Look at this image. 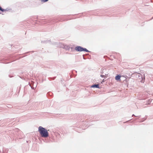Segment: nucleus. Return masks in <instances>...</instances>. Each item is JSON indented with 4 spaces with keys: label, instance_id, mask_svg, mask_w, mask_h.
<instances>
[{
    "label": "nucleus",
    "instance_id": "6e6552de",
    "mask_svg": "<svg viewBox=\"0 0 153 153\" xmlns=\"http://www.w3.org/2000/svg\"><path fill=\"white\" fill-rule=\"evenodd\" d=\"M11 10V9H10L9 8H7L6 9H4L2 8L1 11L2 12H4L6 11H9L10 10Z\"/></svg>",
    "mask_w": 153,
    "mask_h": 153
},
{
    "label": "nucleus",
    "instance_id": "4468645a",
    "mask_svg": "<svg viewBox=\"0 0 153 153\" xmlns=\"http://www.w3.org/2000/svg\"><path fill=\"white\" fill-rule=\"evenodd\" d=\"M53 78V80L54 79H55V77H54ZM52 78H53L50 77L49 78V80H53Z\"/></svg>",
    "mask_w": 153,
    "mask_h": 153
},
{
    "label": "nucleus",
    "instance_id": "1a4fd4ad",
    "mask_svg": "<svg viewBox=\"0 0 153 153\" xmlns=\"http://www.w3.org/2000/svg\"><path fill=\"white\" fill-rule=\"evenodd\" d=\"M50 42V40H44L42 41L41 43H47L49 42Z\"/></svg>",
    "mask_w": 153,
    "mask_h": 153
},
{
    "label": "nucleus",
    "instance_id": "f3484780",
    "mask_svg": "<svg viewBox=\"0 0 153 153\" xmlns=\"http://www.w3.org/2000/svg\"><path fill=\"white\" fill-rule=\"evenodd\" d=\"M138 118H137H137H135L134 120V121H135L136 120H137V119H138L139 118L138 117Z\"/></svg>",
    "mask_w": 153,
    "mask_h": 153
},
{
    "label": "nucleus",
    "instance_id": "9d476101",
    "mask_svg": "<svg viewBox=\"0 0 153 153\" xmlns=\"http://www.w3.org/2000/svg\"><path fill=\"white\" fill-rule=\"evenodd\" d=\"M145 117H144L141 119V120L140 121V122H143L147 119V116L146 115Z\"/></svg>",
    "mask_w": 153,
    "mask_h": 153
},
{
    "label": "nucleus",
    "instance_id": "20e7f679",
    "mask_svg": "<svg viewBox=\"0 0 153 153\" xmlns=\"http://www.w3.org/2000/svg\"><path fill=\"white\" fill-rule=\"evenodd\" d=\"M60 47L68 51H69L70 48V47L69 46L64 44L62 45Z\"/></svg>",
    "mask_w": 153,
    "mask_h": 153
},
{
    "label": "nucleus",
    "instance_id": "cd10ccee",
    "mask_svg": "<svg viewBox=\"0 0 153 153\" xmlns=\"http://www.w3.org/2000/svg\"><path fill=\"white\" fill-rule=\"evenodd\" d=\"M75 71L76 72V73L77 72V71Z\"/></svg>",
    "mask_w": 153,
    "mask_h": 153
},
{
    "label": "nucleus",
    "instance_id": "b1692460",
    "mask_svg": "<svg viewBox=\"0 0 153 153\" xmlns=\"http://www.w3.org/2000/svg\"><path fill=\"white\" fill-rule=\"evenodd\" d=\"M101 74H102V73H103V71H102V72H101Z\"/></svg>",
    "mask_w": 153,
    "mask_h": 153
},
{
    "label": "nucleus",
    "instance_id": "0eeeda50",
    "mask_svg": "<svg viewBox=\"0 0 153 153\" xmlns=\"http://www.w3.org/2000/svg\"><path fill=\"white\" fill-rule=\"evenodd\" d=\"M121 75L120 74H117L116 76L115 79L117 81H120L121 80Z\"/></svg>",
    "mask_w": 153,
    "mask_h": 153
},
{
    "label": "nucleus",
    "instance_id": "c85d7f7f",
    "mask_svg": "<svg viewBox=\"0 0 153 153\" xmlns=\"http://www.w3.org/2000/svg\"><path fill=\"white\" fill-rule=\"evenodd\" d=\"M151 102V101H150V103H149Z\"/></svg>",
    "mask_w": 153,
    "mask_h": 153
},
{
    "label": "nucleus",
    "instance_id": "f257e3e1",
    "mask_svg": "<svg viewBox=\"0 0 153 153\" xmlns=\"http://www.w3.org/2000/svg\"><path fill=\"white\" fill-rule=\"evenodd\" d=\"M48 131L45 128H43L41 126H39L38 128V131L40 134L41 137L47 138L49 137V133Z\"/></svg>",
    "mask_w": 153,
    "mask_h": 153
},
{
    "label": "nucleus",
    "instance_id": "5701e85b",
    "mask_svg": "<svg viewBox=\"0 0 153 153\" xmlns=\"http://www.w3.org/2000/svg\"><path fill=\"white\" fill-rule=\"evenodd\" d=\"M49 94H52V93H51V92H49Z\"/></svg>",
    "mask_w": 153,
    "mask_h": 153
},
{
    "label": "nucleus",
    "instance_id": "aec40b11",
    "mask_svg": "<svg viewBox=\"0 0 153 153\" xmlns=\"http://www.w3.org/2000/svg\"><path fill=\"white\" fill-rule=\"evenodd\" d=\"M2 8L1 7V6H0V11H1V10H2Z\"/></svg>",
    "mask_w": 153,
    "mask_h": 153
},
{
    "label": "nucleus",
    "instance_id": "a878e982",
    "mask_svg": "<svg viewBox=\"0 0 153 153\" xmlns=\"http://www.w3.org/2000/svg\"><path fill=\"white\" fill-rule=\"evenodd\" d=\"M127 84H128V85H127V87L128 88V83Z\"/></svg>",
    "mask_w": 153,
    "mask_h": 153
},
{
    "label": "nucleus",
    "instance_id": "ddd939ff",
    "mask_svg": "<svg viewBox=\"0 0 153 153\" xmlns=\"http://www.w3.org/2000/svg\"><path fill=\"white\" fill-rule=\"evenodd\" d=\"M133 116H134L135 117H139V118L140 117V116H140V115L138 116H135V115H134V114H133L132 115V117H133Z\"/></svg>",
    "mask_w": 153,
    "mask_h": 153
},
{
    "label": "nucleus",
    "instance_id": "4be33fe9",
    "mask_svg": "<svg viewBox=\"0 0 153 153\" xmlns=\"http://www.w3.org/2000/svg\"><path fill=\"white\" fill-rule=\"evenodd\" d=\"M9 76L10 77H12V76H10V75H9Z\"/></svg>",
    "mask_w": 153,
    "mask_h": 153
},
{
    "label": "nucleus",
    "instance_id": "6ab92c4d",
    "mask_svg": "<svg viewBox=\"0 0 153 153\" xmlns=\"http://www.w3.org/2000/svg\"><path fill=\"white\" fill-rule=\"evenodd\" d=\"M83 59H86L84 57V55H83Z\"/></svg>",
    "mask_w": 153,
    "mask_h": 153
},
{
    "label": "nucleus",
    "instance_id": "39448f33",
    "mask_svg": "<svg viewBox=\"0 0 153 153\" xmlns=\"http://www.w3.org/2000/svg\"><path fill=\"white\" fill-rule=\"evenodd\" d=\"M138 77L140 79H141L140 82L142 83H143L144 82L145 79L144 75L143 76L142 74H140L139 75H138Z\"/></svg>",
    "mask_w": 153,
    "mask_h": 153
},
{
    "label": "nucleus",
    "instance_id": "bb28decb",
    "mask_svg": "<svg viewBox=\"0 0 153 153\" xmlns=\"http://www.w3.org/2000/svg\"><path fill=\"white\" fill-rule=\"evenodd\" d=\"M71 48V49H73V48H72H72Z\"/></svg>",
    "mask_w": 153,
    "mask_h": 153
},
{
    "label": "nucleus",
    "instance_id": "f03ea898",
    "mask_svg": "<svg viewBox=\"0 0 153 153\" xmlns=\"http://www.w3.org/2000/svg\"><path fill=\"white\" fill-rule=\"evenodd\" d=\"M16 58L15 56L9 54L7 56L4 58L2 60V63L4 64H7L11 62Z\"/></svg>",
    "mask_w": 153,
    "mask_h": 153
},
{
    "label": "nucleus",
    "instance_id": "9b49d317",
    "mask_svg": "<svg viewBox=\"0 0 153 153\" xmlns=\"http://www.w3.org/2000/svg\"><path fill=\"white\" fill-rule=\"evenodd\" d=\"M83 51H84L86 52H91L90 51H88L86 48H84Z\"/></svg>",
    "mask_w": 153,
    "mask_h": 153
},
{
    "label": "nucleus",
    "instance_id": "7ed1b4c3",
    "mask_svg": "<svg viewBox=\"0 0 153 153\" xmlns=\"http://www.w3.org/2000/svg\"><path fill=\"white\" fill-rule=\"evenodd\" d=\"M84 48L81 46H77L75 48V50L77 51L82 52L83 51Z\"/></svg>",
    "mask_w": 153,
    "mask_h": 153
},
{
    "label": "nucleus",
    "instance_id": "dca6fc26",
    "mask_svg": "<svg viewBox=\"0 0 153 153\" xmlns=\"http://www.w3.org/2000/svg\"><path fill=\"white\" fill-rule=\"evenodd\" d=\"M105 81V80H104V79H103L102 81V82H101V83H102L103 82H104Z\"/></svg>",
    "mask_w": 153,
    "mask_h": 153
},
{
    "label": "nucleus",
    "instance_id": "2eb2a0df",
    "mask_svg": "<svg viewBox=\"0 0 153 153\" xmlns=\"http://www.w3.org/2000/svg\"><path fill=\"white\" fill-rule=\"evenodd\" d=\"M104 75H102V74H101L100 75V76L102 77H104V78H105V77H104Z\"/></svg>",
    "mask_w": 153,
    "mask_h": 153
},
{
    "label": "nucleus",
    "instance_id": "393cba45",
    "mask_svg": "<svg viewBox=\"0 0 153 153\" xmlns=\"http://www.w3.org/2000/svg\"><path fill=\"white\" fill-rule=\"evenodd\" d=\"M30 87H31V88L32 89H33V88L31 87V85H30Z\"/></svg>",
    "mask_w": 153,
    "mask_h": 153
},
{
    "label": "nucleus",
    "instance_id": "423d86ee",
    "mask_svg": "<svg viewBox=\"0 0 153 153\" xmlns=\"http://www.w3.org/2000/svg\"><path fill=\"white\" fill-rule=\"evenodd\" d=\"M91 88H100L99 84H94L90 86Z\"/></svg>",
    "mask_w": 153,
    "mask_h": 153
},
{
    "label": "nucleus",
    "instance_id": "a211bd4d",
    "mask_svg": "<svg viewBox=\"0 0 153 153\" xmlns=\"http://www.w3.org/2000/svg\"><path fill=\"white\" fill-rule=\"evenodd\" d=\"M132 119H130V120H128L127 121H126V122H125V123H127L128 122H129V121H131V120H132Z\"/></svg>",
    "mask_w": 153,
    "mask_h": 153
},
{
    "label": "nucleus",
    "instance_id": "c756f323",
    "mask_svg": "<svg viewBox=\"0 0 153 153\" xmlns=\"http://www.w3.org/2000/svg\"><path fill=\"white\" fill-rule=\"evenodd\" d=\"M1 14V12H0V14Z\"/></svg>",
    "mask_w": 153,
    "mask_h": 153
},
{
    "label": "nucleus",
    "instance_id": "f8f14e48",
    "mask_svg": "<svg viewBox=\"0 0 153 153\" xmlns=\"http://www.w3.org/2000/svg\"><path fill=\"white\" fill-rule=\"evenodd\" d=\"M34 52V51H29V52H26V53H24V54H26L28 53H29L30 52L33 53Z\"/></svg>",
    "mask_w": 153,
    "mask_h": 153
},
{
    "label": "nucleus",
    "instance_id": "412c9836",
    "mask_svg": "<svg viewBox=\"0 0 153 153\" xmlns=\"http://www.w3.org/2000/svg\"><path fill=\"white\" fill-rule=\"evenodd\" d=\"M27 56V55H25V56H22V57H21L20 58H22V57H25V56Z\"/></svg>",
    "mask_w": 153,
    "mask_h": 153
}]
</instances>
